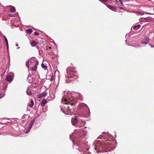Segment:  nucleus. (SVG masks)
<instances>
[{
  "label": "nucleus",
  "instance_id": "nucleus-1",
  "mask_svg": "<svg viewBox=\"0 0 154 154\" xmlns=\"http://www.w3.org/2000/svg\"><path fill=\"white\" fill-rule=\"evenodd\" d=\"M107 148V144L105 143H99V144L96 145L94 149L97 152H100L103 150V148Z\"/></svg>",
  "mask_w": 154,
  "mask_h": 154
},
{
  "label": "nucleus",
  "instance_id": "nucleus-2",
  "mask_svg": "<svg viewBox=\"0 0 154 154\" xmlns=\"http://www.w3.org/2000/svg\"><path fill=\"white\" fill-rule=\"evenodd\" d=\"M82 139V137H79L78 139L76 140L77 145L79 147V150L81 151V149H83L84 146L82 143V142H81Z\"/></svg>",
  "mask_w": 154,
  "mask_h": 154
},
{
  "label": "nucleus",
  "instance_id": "nucleus-3",
  "mask_svg": "<svg viewBox=\"0 0 154 154\" xmlns=\"http://www.w3.org/2000/svg\"><path fill=\"white\" fill-rule=\"evenodd\" d=\"M67 78L69 79L71 78H73L74 79L76 80L78 79V76L77 72L73 73L71 74L70 75H67Z\"/></svg>",
  "mask_w": 154,
  "mask_h": 154
},
{
  "label": "nucleus",
  "instance_id": "nucleus-4",
  "mask_svg": "<svg viewBox=\"0 0 154 154\" xmlns=\"http://www.w3.org/2000/svg\"><path fill=\"white\" fill-rule=\"evenodd\" d=\"M66 72L67 75H70L71 74H72L73 73L77 72L75 69L69 68L66 69Z\"/></svg>",
  "mask_w": 154,
  "mask_h": 154
},
{
  "label": "nucleus",
  "instance_id": "nucleus-5",
  "mask_svg": "<svg viewBox=\"0 0 154 154\" xmlns=\"http://www.w3.org/2000/svg\"><path fill=\"white\" fill-rule=\"evenodd\" d=\"M61 102L63 104H70L71 105H72V103L70 101H69V100H68L63 97L62 98Z\"/></svg>",
  "mask_w": 154,
  "mask_h": 154
},
{
  "label": "nucleus",
  "instance_id": "nucleus-6",
  "mask_svg": "<svg viewBox=\"0 0 154 154\" xmlns=\"http://www.w3.org/2000/svg\"><path fill=\"white\" fill-rule=\"evenodd\" d=\"M79 118L78 117H76L74 118H72L71 120V122L73 125H75L77 124L78 121L80 122V121H79Z\"/></svg>",
  "mask_w": 154,
  "mask_h": 154
},
{
  "label": "nucleus",
  "instance_id": "nucleus-7",
  "mask_svg": "<svg viewBox=\"0 0 154 154\" xmlns=\"http://www.w3.org/2000/svg\"><path fill=\"white\" fill-rule=\"evenodd\" d=\"M79 107L80 109H85L88 108L87 105L84 103H80L79 105Z\"/></svg>",
  "mask_w": 154,
  "mask_h": 154
},
{
  "label": "nucleus",
  "instance_id": "nucleus-8",
  "mask_svg": "<svg viewBox=\"0 0 154 154\" xmlns=\"http://www.w3.org/2000/svg\"><path fill=\"white\" fill-rule=\"evenodd\" d=\"M6 80L8 82H11L12 81L13 78L11 76L8 75L6 76Z\"/></svg>",
  "mask_w": 154,
  "mask_h": 154
},
{
  "label": "nucleus",
  "instance_id": "nucleus-9",
  "mask_svg": "<svg viewBox=\"0 0 154 154\" xmlns=\"http://www.w3.org/2000/svg\"><path fill=\"white\" fill-rule=\"evenodd\" d=\"M149 41V38H148L146 37L142 42V43L145 44H147Z\"/></svg>",
  "mask_w": 154,
  "mask_h": 154
},
{
  "label": "nucleus",
  "instance_id": "nucleus-10",
  "mask_svg": "<svg viewBox=\"0 0 154 154\" xmlns=\"http://www.w3.org/2000/svg\"><path fill=\"white\" fill-rule=\"evenodd\" d=\"M30 103H29L28 104V106L29 107L32 108L34 104V102L32 99H31L30 100Z\"/></svg>",
  "mask_w": 154,
  "mask_h": 154
},
{
  "label": "nucleus",
  "instance_id": "nucleus-11",
  "mask_svg": "<svg viewBox=\"0 0 154 154\" xmlns=\"http://www.w3.org/2000/svg\"><path fill=\"white\" fill-rule=\"evenodd\" d=\"M47 102V100L46 99H43L42 100V101L41 103V105L42 106H44L46 103Z\"/></svg>",
  "mask_w": 154,
  "mask_h": 154
},
{
  "label": "nucleus",
  "instance_id": "nucleus-12",
  "mask_svg": "<svg viewBox=\"0 0 154 154\" xmlns=\"http://www.w3.org/2000/svg\"><path fill=\"white\" fill-rule=\"evenodd\" d=\"M140 27V25L139 24L135 25L133 27V29L135 30L138 29Z\"/></svg>",
  "mask_w": 154,
  "mask_h": 154
},
{
  "label": "nucleus",
  "instance_id": "nucleus-13",
  "mask_svg": "<svg viewBox=\"0 0 154 154\" xmlns=\"http://www.w3.org/2000/svg\"><path fill=\"white\" fill-rule=\"evenodd\" d=\"M107 6L109 8L113 11H115V10L116 9V8L114 7L109 5H107Z\"/></svg>",
  "mask_w": 154,
  "mask_h": 154
},
{
  "label": "nucleus",
  "instance_id": "nucleus-14",
  "mask_svg": "<svg viewBox=\"0 0 154 154\" xmlns=\"http://www.w3.org/2000/svg\"><path fill=\"white\" fill-rule=\"evenodd\" d=\"M46 93H42L39 94L38 96V97L39 98L43 97L46 96Z\"/></svg>",
  "mask_w": 154,
  "mask_h": 154
},
{
  "label": "nucleus",
  "instance_id": "nucleus-15",
  "mask_svg": "<svg viewBox=\"0 0 154 154\" xmlns=\"http://www.w3.org/2000/svg\"><path fill=\"white\" fill-rule=\"evenodd\" d=\"M38 42H36L35 41H32L31 42V45L33 47L35 46L37 44Z\"/></svg>",
  "mask_w": 154,
  "mask_h": 154
},
{
  "label": "nucleus",
  "instance_id": "nucleus-16",
  "mask_svg": "<svg viewBox=\"0 0 154 154\" xmlns=\"http://www.w3.org/2000/svg\"><path fill=\"white\" fill-rule=\"evenodd\" d=\"M144 20L147 22H150L151 21V19L149 17L144 18Z\"/></svg>",
  "mask_w": 154,
  "mask_h": 154
},
{
  "label": "nucleus",
  "instance_id": "nucleus-17",
  "mask_svg": "<svg viewBox=\"0 0 154 154\" xmlns=\"http://www.w3.org/2000/svg\"><path fill=\"white\" fill-rule=\"evenodd\" d=\"M35 121L34 120H33L31 121L30 122V123L29 125L28 128H29L30 129L31 128L32 126V125H33V124H34Z\"/></svg>",
  "mask_w": 154,
  "mask_h": 154
},
{
  "label": "nucleus",
  "instance_id": "nucleus-18",
  "mask_svg": "<svg viewBox=\"0 0 154 154\" xmlns=\"http://www.w3.org/2000/svg\"><path fill=\"white\" fill-rule=\"evenodd\" d=\"M33 30L31 29H28L26 30V32L27 33L31 34Z\"/></svg>",
  "mask_w": 154,
  "mask_h": 154
},
{
  "label": "nucleus",
  "instance_id": "nucleus-19",
  "mask_svg": "<svg viewBox=\"0 0 154 154\" xmlns=\"http://www.w3.org/2000/svg\"><path fill=\"white\" fill-rule=\"evenodd\" d=\"M26 93L29 95H31L32 94L31 90L30 89H28L26 91Z\"/></svg>",
  "mask_w": 154,
  "mask_h": 154
},
{
  "label": "nucleus",
  "instance_id": "nucleus-20",
  "mask_svg": "<svg viewBox=\"0 0 154 154\" xmlns=\"http://www.w3.org/2000/svg\"><path fill=\"white\" fill-rule=\"evenodd\" d=\"M10 11L12 12H14L16 11L15 8L13 6H12L10 9Z\"/></svg>",
  "mask_w": 154,
  "mask_h": 154
},
{
  "label": "nucleus",
  "instance_id": "nucleus-21",
  "mask_svg": "<svg viewBox=\"0 0 154 154\" xmlns=\"http://www.w3.org/2000/svg\"><path fill=\"white\" fill-rule=\"evenodd\" d=\"M37 69V66L36 65H34L33 66H32V69L33 71H35Z\"/></svg>",
  "mask_w": 154,
  "mask_h": 154
},
{
  "label": "nucleus",
  "instance_id": "nucleus-22",
  "mask_svg": "<svg viewBox=\"0 0 154 154\" xmlns=\"http://www.w3.org/2000/svg\"><path fill=\"white\" fill-rule=\"evenodd\" d=\"M4 38H5V41L6 43V46H7V48H8V40H7V38H6V37L5 36H4Z\"/></svg>",
  "mask_w": 154,
  "mask_h": 154
},
{
  "label": "nucleus",
  "instance_id": "nucleus-23",
  "mask_svg": "<svg viewBox=\"0 0 154 154\" xmlns=\"http://www.w3.org/2000/svg\"><path fill=\"white\" fill-rule=\"evenodd\" d=\"M41 66L42 68H43L44 69H46L47 68V66L46 65H44L43 63L42 64Z\"/></svg>",
  "mask_w": 154,
  "mask_h": 154
},
{
  "label": "nucleus",
  "instance_id": "nucleus-24",
  "mask_svg": "<svg viewBox=\"0 0 154 154\" xmlns=\"http://www.w3.org/2000/svg\"><path fill=\"white\" fill-rule=\"evenodd\" d=\"M116 1L118 3H120L122 4V5L123 6V2L121 0H116Z\"/></svg>",
  "mask_w": 154,
  "mask_h": 154
},
{
  "label": "nucleus",
  "instance_id": "nucleus-25",
  "mask_svg": "<svg viewBox=\"0 0 154 154\" xmlns=\"http://www.w3.org/2000/svg\"><path fill=\"white\" fill-rule=\"evenodd\" d=\"M34 62L35 63V65H36V66L38 64V61L35 60Z\"/></svg>",
  "mask_w": 154,
  "mask_h": 154
},
{
  "label": "nucleus",
  "instance_id": "nucleus-26",
  "mask_svg": "<svg viewBox=\"0 0 154 154\" xmlns=\"http://www.w3.org/2000/svg\"><path fill=\"white\" fill-rule=\"evenodd\" d=\"M29 61H27L26 62V66L28 68H29Z\"/></svg>",
  "mask_w": 154,
  "mask_h": 154
},
{
  "label": "nucleus",
  "instance_id": "nucleus-27",
  "mask_svg": "<svg viewBox=\"0 0 154 154\" xmlns=\"http://www.w3.org/2000/svg\"><path fill=\"white\" fill-rule=\"evenodd\" d=\"M53 78H54L53 75H52L51 76V78L50 79H48L51 82H52L53 80Z\"/></svg>",
  "mask_w": 154,
  "mask_h": 154
},
{
  "label": "nucleus",
  "instance_id": "nucleus-28",
  "mask_svg": "<svg viewBox=\"0 0 154 154\" xmlns=\"http://www.w3.org/2000/svg\"><path fill=\"white\" fill-rule=\"evenodd\" d=\"M137 14L140 15H143L144 14L143 13L140 11L137 12Z\"/></svg>",
  "mask_w": 154,
  "mask_h": 154
},
{
  "label": "nucleus",
  "instance_id": "nucleus-29",
  "mask_svg": "<svg viewBox=\"0 0 154 154\" xmlns=\"http://www.w3.org/2000/svg\"><path fill=\"white\" fill-rule=\"evenodd\" d=\"M102 2H106L107 1V0H99Z\"/></svg>",
  "mask_w": 154,
  "mask_h": 154
},
{
  "label": "nucleus",
  "instance_id": "nucleus-30",
  "mask_svg": "<svg viewBox=\"0 0 154 154\" xmlns=\"http://www.w3.org/2000/svg\"><path fill=\"white\" fill-rule=\"evenodd\" d=\"M8 16L10 17H14V15L13 14H8Z\"/></svg>",
  "mask_w": 154,
  "mask_h": 154
},
{
  "label": "nucleus",
  "instance_id": "nucleus-31",
  "mask_svg": "<svg viewBox=\"0 0 154 154\" xmlns=\"http://www.w3.org/2000/svg\"><path fill=\"white\" fill-rule=\"evenodd\" d=\"M34 34L35 35H39V33L38 32H35Z\"/></svg>",
  "mask_w": 154,
  "mask_h": 154
},
{
  "label": "nucleus",
  "instance_id": "nucleus-32",
  "mask_svg": "<svg viewBox=\"0 0 154 154\" xmlns=\"http://www.w3.org/2000/svg\"><path fill=\"white\" fill-rule=\"evenodd\" d=\"M3 96L2 94L0 93V98H1L3 97Z\"/></svg>",
  "mask_w": 154,
  "mask_h": 154
},
{
  "label": "nucleus",
  "instance_id": "nucleus-33",
  "mask_svg": "<svg viewBox=\"0 0 154 154\" xmlns=\"http://www.w3.org/2000/svg\"><path fill=\"white\" fill-rule=\"evenodd\" d=\"M69 106H68V112H71V111H70V110H69Z\"/></svg>",
  "mask_w": 154,
  "mask_h": 154
},
{
  "label": "nucleus",
  "instance_id": "nucleus-34",
  "mask_svg": "<svg viewBox=\"0 0 154 154\" xmlns=\"http://www.w3.org/2000/svg\"><path fill=\"white\" fill-rule=\"evenodd\" d=\"M82 123H85V122L84 121H82Z\"/></svg>",
  "mask_w": 154,
  "mask_h": 154
},
{
  "label": "nucleus",
  "instance_id": "nucleus-35",
  "mask_svg": "<svg viewBox=\"0 0 154 154\" xmlns=\"http://www.w3.org/2000/svg\"><path fill=\"white\" fill-rule=\"evenodd\" d=\"M16 45L17 46H18V44H17V43L16 44Z\"/></svg>",
  "mask_w": 154,
  "mask_h": 154
},
{
  "label": "nucleus",
  "instance_id": "nucleus-36",
  "mask_svg": "<svg viewBox=\"0 0 154 154\" xmlns=\"http://www.w3.org/2000/svg\"><path fill=\"white\" fill-rule=\"evenodd\" d=\"M145 14H150L148 13H146Z\"/></svg>",
  "mask_w": 154,
  "mask_h": 154
},
{
  "label": "nucleus",
  "instance_id": "nucleus-37",
  "mask_svg": "<svg viewBox=\"0 0 154 154\" xmlns=\"http://www.w3.org/2000/svg\"><path fill=\"white\" fill-rule=\"evenodd\" d=\"M81 126H83V124H81Z\"/></svg>",
  "mask_w": 154,
  "mask_h": 154
},
{
  "label": "nucleus",
  "instance_id": "nucleus-38",
  "mask_svg": "<svg viewBox=\"0 0 154 154\" xmlns=\"http://www.w3.org/2000/svg\"><path fill=\"white\" fill-rule=\"evenodd\" d=\"M49 48H50V49H51V47H49Z\"/></svg>",
  "mask_w": 154,
  "mask_h": 154
},
{
  "label": "nucleus",
  "instance_id": "nucleus-39",
  "mask_svg": "<svg viewBox=\"0 0 154 154\" xmlns=\"http://www.w3.org/2000/svg\"><path fill=\"white\" fill-rule=\"evenodd\" d=\"M20 48V47H18V48H17V49H18V48Z\"/></svg>",
  "mask_w": 154,
  "mask_h": 154
},
{
  "label": "nucleus",
  "instance_id": "nucleus-40",
  "mask_svg": "<svg viewBox=\"0 0 154 154\" xmlns=\"http://www.w3.org/2000/svg\"><path fill=\"white\" fill-rule=\"evenodd\" d=\"M120 9H122V8H120Z\"/></svg>",
  "mask_w": 154,
  "mask_h": 154
},
{
  "label": "nucleus",
  "instance_id": "nucleus-41",
  "mask_svg": "<svg viewBox=\"0 0 154 154\" xmlns=\"http://www.w3.org/2000/svg\"><path fill=\"white\" fill-rule=\"evenodd\" d=\"M151 46L152 47H153V46Z\"/></svg>",
  "mask_w": 154,
  "mask_h": 154
},
{
  "label": "nucleus",
  "instance_id": "nucleus-42",
  "mask_svg": "<svg viewBox=\"0 0 154 154\" xmlns=\"http://www.w3.org/2000/svg\"><path fill=\"white\" fill-rule=\"evenodd\" d=\"M153 33H154V31H153Z\"/></svg>",
  "mask_w": 154,
  "mask_h": 154
}]
</instances>
